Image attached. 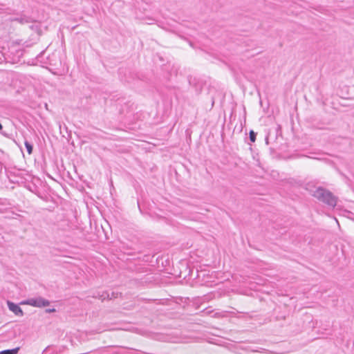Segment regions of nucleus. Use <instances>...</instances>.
I'll list each match as a JSON object with an SVG mask.
<instances>
[{
  "instance_id": "obj_11",
  "label": "nucleus",
  "mask_w": 354,
  "mask_h": 354,
  "mask_svg": "<svg viewBox=\"0 0 354 354\" xmlns=\"http://www.w3.org/2000/svg\"><path fill=\"white\" fill-rule=\"evenodd\" d=\"M3 129V126L2 124L0 123V130H1Z\"/></svg>"
},
{
  "instance_id": "obj_8",
  "label": "nucleus",
  "mask_w": 354,
  "mask_h": 354,
  "mask_svg": "<svg viewBox=\"0 0 354 354\" xmlns=\"http://www.w3.org/2000/svg\"><path fill=\"white\" fill-rule=\"evenodd\" d=\"M256 133L254 131L251 130L250 131L249 138L251 142H254L256 140Z\"/></svg>"
},
{
  "instance_id": "obj_5",
  "label": "nucleus",
  "mask_w": 354,
  "mask_h": 354,
  "mask_svg": "<svg viewBox=\"0 0 354 354\" xmlns=\"http://www.w3.org/2000/svg\"><path fill=\"white\" fill-rule=\"evenodd\" d=\"M14 21H17L21 24L29 23L30 22V18L26 17H21L19 18H15L13 19Z\"/></svg>"
},
{
  "instance_id": "obj_2",
  "label": "nucleus",
  "mask_w": 354,
  "mask_h": 354,
  "mask_svg": "<svg viewBox=\"0 0 354 354\" xmlns=\"http://www.w3.org/2000/svg\"><path fill=\"white\" fill-rule=\"evenodd\" d=\"M22 304H27L33 307L42 308L48 306L50 304V301L41 297L29 298L27 300L23 301Z\"/></svg>"
},
{
  "instance_id": "obj_6",
  "label": "nucleus",
  "mask_w": 354,
  "mask_h": 354,
  "mask_svg": "<svg viewBox=\"0 0 354 354\" xmlns=\"http://www.w3.org/2000/svg\"><path fill=\"white\" fill-rule=\"evenodd\" d=\"M24 145L28 154H31L32 153V145L27 140L25 141Z\"/></svg>"
},
{
  "instance_id": "obj_4",
  "label": "nucleus",
  "mask_w": 354,
  "mask_h": 354,
  "mask_svg": "<svg viewBox=\"0 0 354 354\" xmlns=\"http://www.w3.org/2000/svg\"><path fill=\"white\" fill-rule=\"evenodd\" d=\"M19 348H15L12 349H7L2 351H0V354H17Z\"/></svg>"
},
{
  "instance_id": "obj_9",
  "label": "nucleus",
  "mask_w": 354,
  "mask_h": 354,
  "mask_svg": "<svg viewBox=\"0 0 354 354\" xmlns=\"http://www.w3.org/2000/svg\"><path fill=\"white\" fill-rule=\"evenodd\" d=\"M122 354H133L135 351L133 349L131 348H126L123 350Z\"/></svg>"
},
{
  "instance_id": "obj_1",
  "label": "nucleus",
  "mask_w": 354,
  "mask_h": 354,
  "mask_svg": "<svg viewBox=\"0 0 354 354\" xmlns=\"http://www.w3.org/2000/svg\"><path fill=\"white\" fill-rule=\"evenodd\" d=\"M313 195L328 207L333 208L337 204V198L330 192L322 187L316 188Z\"/></svg>"
},
{
  "instance_id": "obj_3",
  "label": "nucleus",
  "mask_w": 354,
  "mask_h": 354,
  "mask_svg": "<svg viewBox=\"0 0 354 354\" xmlns=\"http://www.w3.org/2000/svg\"><path fill=\"white\" fill-rule=\"evenodd\" d=\"M7 304L9 310L14 313L16 315H23V311L17 304L10 301H8Z\"/></svg>"
},
{
  "instance_id": "obj_10",
  "label": "nucleus",
  "mask_w": 354,
  "mask_h": 354,
  "mask_svg": "<svg viewBox=\"0 0 354 354\" xmlns=\"http://www.w3.org/2000/svg\"><path fill=\"white\" fill-rule=\"evenodd\" d=\"M55 311H56V310L54 308H48V309L46 310V313H54Z\"/></svg>"
},
{
  "instance_id": "obj_7",
  "label": "nucleus",
  "mask_w": 354,
  "mask_h": 354,
  "mask_svg": "<svg viewBox=\"0 0 354 354\" xmlns=\"http://www.w3.org/2000/svg\"><path fill=\"white\" fill-rule=\"evenodd\" d=\"M112 297H115V296L114 295V292H112V297H110L109 294L107 292H103L102 295L99 296V299H100L102 300H104L106 298L111 299Z\"/></svg>"
}]
</instances>
